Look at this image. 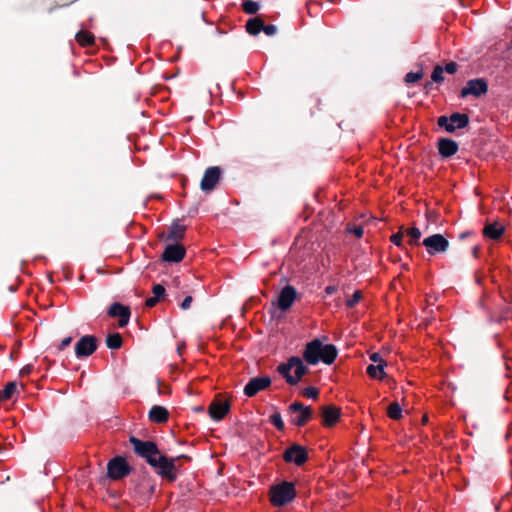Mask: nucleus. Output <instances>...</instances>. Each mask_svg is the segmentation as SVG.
<instances>
[{
    "instance_id": "9b49d317",
    "label": "nucleus",
    "mask_w": 512,
    "mask_h": 512,
    "mask_svg": "<svg viewBox=\"0 0 512 512\" xmlns=\"http://www.w3.org/2000/svg\"><path fill=\"white\" fill-rule=\"evenodd\" d=\"M231 403L225 400L221 394L217 395L208 406V413L212 420L221 421L229 413Z\"/></svg>"
},
{
    "instance_id": "423d86ee",
    "label": "nucleus",
    "mask_w": 512,
    "mask_h": 512,
    "mask_svg": "<svg viewBox=\"0 0 512 512\" xmlns=\"http://www.w3.org/2000/svg\"><path fill=\"white\" fill-rule=\"evenodd\" d=\"M469 122V116L459 112H454L450 116L442 115L437 118V125L447 133H454L457 129L466 128Z\"/></svg>"
},
{
    "instance_id": "f03ea898",
    "label": "nucleus",
    "mask_w": 512,
    "mask_h": 512,
    "mask_svg": "<svg viewBox=\"0 0 512 512\" xmlns=\"http://www.w3.org/2000/svg\"><path fill=\"white\" fill-rule=\"evenodd\" d=\"M304 361L303 358L292 356L287 362L280 363L276 371L286 380L287 384L295 386L309 372V368L304 365Z\"/></svg>"
},
{
    "instance_id": "c85d7f7f",
    "label": "nucleus",
    "mask_w": 512,
    "mask_h": 512,
    "mask_svg": "<svg viewBox=\"0 0 512 512\" xmlns=\"http://www.w3.org/2000/svg\"><path fill=\"white\" fill-rule=\"evenodd\" d=\"M123 344V339L120 333L108 334L106 337V345L109 349H120Z\"/></svg>"
},
{
    "instance_id": "864d4df0",
    "label": "nucleus",
    "mask_w": 512,
    "mask_h": 512,
    "mask_svg": "<svg viewBox=\"0 0 512 512\" xmlns=\"http://www.w3.org/2000/svg\"><path fill=\"white\" fill-rule=\"evenodd\" d=\"M396 286V279H394L391 283H390V288L391 289H394Z\"/></svg>"
},
{
    "instance_id": "39448f33",
    "label": "nucleus",
    "mask_w": 512,
    "mask_h": 512,
    "mask_svg": "<svg viewBox=\"0 0 512 512\" xmlns=\"http://www.w3.org/2000/svg\"><path fill=\"white\" fill-rule=\"evenodd\" d=\"M269 495L273 506H284L296 497L295 486L292 482L284 481L281 484L272 486Z\"/></svg>"
},
{
    "instance_id": "f257e3e1",
    "label": "nucleus",
    "mask_w": 512,
    "mask_h": 512,
    "mask_svg": "<svg viewBox=\"0 0 512 512\" xmlns=\"http://www.w3.org/2000/svg\"><path fill=\"white\" fill-rule=\"evenodd\" d=\"M338 350L333 344L323 345L316 338L305 345L303 359L309 365H316L322 361L326 365H331L337 358Z\"/></svg>"
},
{
    "instance_id": "a19ab883",
    "label": "nucleus",
    "mask_w": 512,
    "mask_h": 512,
    "mask_svg": "<svg viewBox=\"0 0 512 512\" xmlns=\"http://www.w3.org/2000/svg\"><path fill=\"white\" fill-rule=\"evenodd\" d=\"M448 74H455L458 70V64L456 62H449L443 68Z\"/></svg>"
},
{
    "instance_id": "4d7b16f0",
    "label": "nucleus",
    "mask_w": 512,
    "mask_h": 512,
    "mask_svg": "<svg viewBox=\"0 0 512 512\" xmlns=\"http://www.w3.org/2000/svg\"><path fill=\"white\" fill-rule=\"evenodd\" d=\"M429 85H430V83H426V84H425V88H428V87H429Z\"/></svg>"
},
{
    "instance_id": "c03bdc74",
    "label": "nucleus",
    "mask_w": 512,
    "mask_h": 512,
    "mask_svg": "<svg viewBox=\"0 0 512 512\" xmlns=\"http://www.w3.org/2000/svg\"><path fill=\"white\" fill-rule=\"evenodd\" d=\"M192 301H193L192 296H186L185 299L181 302L180 307L183 310H187L190 308Z\"/></svg>"
},
{
    "instance_id": "a211bd4d",
    "label": "nucleus",
    "mask_w": 512,
    "mask_h": 512,
    "mask_svg": "<svg viewBox=\"0 0 512 512\" xmlns=\"http://www.w3.org/2000/svg\"><path fill=\"white\" fill-rule=\"evenodd\" d=\"M272 381L269 376L254 377L244 387V394L247 397H253L260 391L266 390Z\"/></svg>"
},
{
    "instance_id": "09e8293b",
    "label": "nucleus",
    "mask_w": 512,
    "mask_h": 512,
    "mask_svg": "<svg viewBox=\"0 0 512 512\" xmlns=\"http://www.w3.org/2000/svg\"><path fill=\"white\" fill-rule=\"evenodd\" d=\"M385 384L386 386H388L389 388H392L394 385H395V382L393 379H389L388 376L386 375V381H385Z\"/></svg>"
},
{
    "instance_id": "72a5a7b5",
    "label": "nucleus",
    "mask_w": 512,
    "mask_h": 512,
    "mask_svg": "<svg viewBox=\"0 0 512 512\" xmlns=\"http://www.w3.org/2000/svg\"><path fill=\"white\" fill-rule=\"evenodd\" d=\"M270 422L277 428L279 431H283L285 429V425L282 419V416L279 412H275L270 416Z\"/></svg>"
},
{
    "instance_id": "f3484780",
    "label": "nucleus",
    "mask_w": 512,
    "mask_h": 512,
    "mask_svg": "<svg viewBox=\"0 0 512 512\" xmlns=\"http://www.w3.org/2000/svg\"><path fill=\"white\" fill-rule=\"evenodd\" d=\"M423 245L430 255H434L435 253L445 252L449 246V242L443 235L434 234L425 238Z\"/></svg>"
},
{
    "instance_id": "3c124183",
    "label": "nucleus",
    "mask_w": 512,
    "mask_h": 512,
    "mask_svg": "<svg viewBox=\"0 0 512 512\" xmlns=\"http://www.w3.org/2000/svg\"><path fill=\"white\" fill-rule=\"evenodd\" d=\"M312 100L315 102L317 106L321 104V100L319 98H313Z\"/></svg>"
},
{
    "instance_id": "c756f323",
    "label": "nucleus",
    "mask_w": 512,
    "mask_h": 512,
    "mask_svg": "<svg viewBox=\"0 0 512 512\" xmlns=\"http://www.w3.org/2000/svg\"><path fill=\"white\" fill-rule=\"evenodd\" d=\"M17 390L15 382H9L5 385L3 390H0V401H7L12 398Z\"/></svg>"
},
{
    "instance_id": "4be33fe9",
    "label": "nucleus",
    "mask_w": 512,
    "mask_h": 512,
    "mask_svg": "<svg viewBox=\"0 0 512 512\" xmlns=\"http://www.w3.org/2000/svg\"><path fill=\"white\" fill-rule=\"evenodd\" d=\"M323 425L332 427L340 418L341 410L334 405H327L321 408Z\"/></svg>"
},
{
    "instance_id": "f8f14e48",
    "label": "nucleus",
    "mask_w": 512,
    "mask_h": 512,
    "mask_svg": "<svg viewBox=\"0 0 512 512\" xmlns=\"http://www.w3.org/2000/svg\"><path fill=\"white\" fill-rule=\"evenodd\" d=\"M98 348V339L94 335H84L75 344L77 358H85L92 355Z\"/></svg>"
},
{
    "instance_id": "2eb2a0df",
    "label": "nucleus",
    "mask_w": 512,
    "mask_h": 512,
    "mask_svg": "<svg viewBox=\"0 0 512 512\" xmlns=\"http://www.w3.org/2000/svg\"><path fill=\"white\" fill-rule=\"evenodd\" d=\"M488 91V84L483 78H477L467 81L466 85L460 91V97L467 96L480 97Z\"/></svg>"
},
{
    "instance_id": "1a4fd4ad",
    "label": "nucleus",
    "mask_w": 512,
    "mask_h": 512,
    "mask_svg": "<svg viewBox=\"0 0 512 512\" xmlns=\"http://www.w3.org/2000/svg\"><path fill=\"white\" fill-rule=\"evenodd\" d=\"M132 471V467L125 458L116 456L107 464V476L112 480H121L128 476Z\"/></svg>"
},
{
    "instance_id": "dca6fc26",
    "label": "nucleus",
    "mask_w": 512,
    "mask_h": 512,
    "mask_svg": "<svg viewBox=\"0 0 512 512\" xmlns=\"http://www.w3.org/2000/svg\"><path fill=\"white\" fill-rule=\"evenodd\" d=\"M107 314L111 318H118V325L123 328L129 323L131 310L129 306H125L120 302H114L108 308Z\"/></svg>"
},
{
    "instance_id": "58836bf2",
    "label": "nucleus",
    "mask_w": 512,
    "mask_h": 512,
    "mask_svg": "<svg viewBox=\"0 0 512 512\" xmlns=\"http://www.w3.org/2000/svg\"><path fill=\"white\" fill-rule=\"evenodd\" d=\"M404 235L405 232L403 230H400L397 233L391 235L390 241L396 246H401Z\"/></svg>"
},
{
    "instance_id": "6e6d98bb",
    "label": "nucleus",
    "mask_w": 512,
    "mask_h": 512,
    "mask_svg": "<svg viewBox=\"0 0 512 512\" xmlns=\"http://www.w3.org/2000/svg\"><path fill=\"white\" fill-rule=\"evenodd\" d=\"M173 281L178 283V282H179V279H178V278H174V280H173Z\"/></svg>"
},
{
    "instance_id": "b1692460",
    "label": "nucleus",
    "mask_w": 512,
    "mask_h": 512,
    "mask_svg": "<svg viewBox=\"0 0 512 512\" xmlns=\"http://www.w3.org/2000/svg\"><path fill=\"white\" fill-rule=\"evenodd\" d=\"M483 236L492 240H499L505 233V227L497 222L487 223L483 228Z\"/></svg>"
},
{
    "instance_id": "0eeeda50",
    "label": "nucleus",
    "mask_w": 512,
    "mask_h": 512,
    "mask_svg": "<svg viewBox=\"0 0 512 512\" xmlns=\"http://www.w3.org/2000/svg\"><path fill=\"white\" fill-rule=\"evenodd\" d=\"M290 421L297 427L305 426L313 418V410L299 401H295L288 407Z\"/></svg>"
},
{
    "instance_id": "e433bc0d",
    "label": "nucleus",
    "mask_w": 512,
    "mask_h": 512,
    "mask_svg": "<svg viewBox=\"0 0 512 512\" xmlns=\"http://www.w3.org/2000/svg\"><path fill=\"white\" fill-rule=\"evenodd\" d=\"M362 298V292L357 290L346 300L347 308H353Z\"/></svg>"
},
{
    "instance_id": "a18cd8bd",
    "label": "nucleus",
    "mask_w": 512,
    "mask_h": 512,
    "mask_svg": "<svg viewBox=\"0 0 512 512\" xmlns=\"http://www.w3.org/2000/svg\"><path fill=\"white\" fill-rule=\"evenodd\" d=\"M71 342H72V337H71V336H68V337L64 338V339L61 341V343H60V345H59L58 349H59L60 351L64 350L66 347H68V346L71 344Z\"/></svg>"
},
{
    "instance_id": "393cba45",
    "label": "nucleus",
    "mask_w": 512,
    "mask_h": 512,
    "mask_svg": "<svg viewBox=\"0 0 512 512\" xmlns=\"http://www.w3.org/2000/svg\"><path fill=\"white\" fill-rule=\"evenodd\" d=\"M186 226L182 225L178 222H173L171 224L167 240L178 242L184 238Z\"/></svg>"
},
{
    "instance_id": "cd10ccee",
    "label": "nucleus",
    "mask_w": 512,
    "mask_h": 512,
    "mask_svg": "<svg viewBox=\"0 0 512 512\" xmlns=\"http://www.w3.org/2000/svg\"><path fill=\"white\" fill-rule=\"evenodd\" d=\"M366 373L369 375V377L373 379H384V361H381V363H378L377 365L370 364L367 369Z\"/></svg>"
},
{
    "instance_id": "79ce46f5",
    "label": "nucleus",
    "mask_w": 512,
    "mask_h": 512,
    "mask_svg": "<svg viewBox=\"0 0 512 512\" xmlns=\"http://www.w3.org/2000/svg\"><path fill=\"white\" fill-rule=\"evenodd\" d=\"M263 32L268 36H273L277 33V27L273 24H264Z\"/></svg>"
},
{
    "instance_id": "603ef678",
    "label": "nucleus",
    "mask_w": 512,
    "mask_h": 512,
    "mask_svg": "<svg viewBox=\"0 0 512 512\" xmlns=\"http://www.w3.org/2000/svg\"><path fill=\"white\" fill-rule=\"evenodd\" d=\"M427 422H428V416H427V415H424V416L422 417V423H423V424H426Z\"/></svg>"
},
{
    "instance_id": "ea45409f",
    "label": "nucleus",
    "mask_w": 512,
    "mask_h": 512,
    "mask_svg": "<svg viewBox=\"0 0 512 512\" xmlns=\"http://www.w3.org/2000/svg\"><path fill=\"white\" fill-rule=\"evenodd\" d=\"M303 396L311 399H316L319 395V390L315 387H308L302 391Z\"/></svg>"
},
{
    "instance_id": "4468645a",
    "label": "nucleus",
    "mask_w": 512,
    "mask_h": 512,
    "mask_svg": "<svg viewBox=\"0 0 512 512\" xmlns=\"http://www.w3.org/2000/svg\"><path fill=\"white\" fill-rule=\"evenodd\" d=\"M221 174H222V170L220 167H218V166L208 167L205 170L203 177L201 179V182H200L201 190L205 193H210L211 191H213L216 188V186L220 180Z\"/></svg>"
},
{
    "instance_id": "8fccbe9b",
    "label": "nucleus",
    "mask_w": 512,
    "mask_h": 512,
    "mask_svg": "<svg viewBox=\"0 0 512 512\" xmlns=\"http://www.w3.org/2000/svg\"><path fill=\"white\" fill-rule=\"evenodd\" d=\"M32 368L30 366H25L22 370V374H29L31 372Z\"/></svg>"
},
{
    "instance_id": "20e7f679",
    "label": "nucleus",
    "mask_w": 512,
    "mask_h": 512,
    "mask_svg": "<svg viewBox=\"0 0 512 512\" xmlns=\"http://www.w3.org/2000/svg\"><path fill=\"white\" fill-rule=\"evenodd\" d=\"M129 443L133 447V452L145 459L150 466L156 463L157 457L161 454L157 444L153 441H143L135 436H130Z\"/></svg>"
},
{
    "instance_id": "7c9ffc66",
    "label": "nucleus",
    "mask_w": 512,
    "mask_h": 512,
    "mask_svg": "<svg viewBox=\"0 0 512 512\" xmlns=\"http://www.w3.org/2000/svg\"><path fill=\"white\" fill-rule=\"evenodd\" d=\"M405 235L408 237L409 245H419L421 231L417 227H410L405 230Z\"/></svg>"
},
{
    "instance_id": "a878e982",
    "label": "nucleus",
    "mask_w": 512,
    "mask_h": 512,
    "mask_svg": "<svg viewBox=\"0 0 512 512\" xmlns=\"http://www.w3.org/2000/svg\"><path fill=\"white\" fill-rule=\"evenodd\" d=\"M264 28V21L260 17L250 18L246 22V31L250 35H258Z\"/></svg>"
},
{
    "instance_id": "bb28decb",
    "label": "nucleus",
    "mask_w": 512,
    "mask_h": 512,
    "mask_svg": "<svg viewBox=\"0 0 512 512\" xmlns=\"http://www.w3.org/2000/svg\"><path fill=\"white\" fill-rule=\"evenodd\" d=\"M75 39L82 47H90L95 44L94 35L86 30L77 32Z\"/></svg>"
},
{
    "instance_id": "49530a36",
    "label": "nucleus",
    "mask_w": 512,
    "mask_h": 512,
    "mask_svg": "<svg viewBox=\"0 0 512 512\" xmlns=\"http://www.w3.org/2000/svg\"><path fill=\"white\" fill-rule=\"evenodd\" d=\"M370 360L375 362V363H381V361H384V359L382 358L380 352H373L370 354Z\"/></svg>"
},
{
    "instance_id": "c9c22d12",
    "label": "nucleus",
    "mask_w": 512,
    "mask_h": 512,
    "mask_svg": "<svg viewBox=\"0 0 512 512\" xmlns=\"http://www.w3.org/2000/svg\"><path fill=\"white\" fill-rule=\"evenodd\" d=\"M346 231L349 234H352L357 238L362 237L363 232H364L363 227L361 225H354V224H348L346 227Z\"/></svg>"
},
{
    "instance_id": "5fc2aeb1",
    "label": "nucleus",
    "mask_w": 512,
    "mask_h": 512,
    "mask_svg": "<svg viewBox=\"0 0 512 512\" xmlns=\"http://www.w3.org/2000/svg\"><path fill=\"white\" fill-rule=\"evenodd\" d=\"M177 466H178V470H179L181 467L180 461L177 462Z\"/></svg>"
},
{
    "instance_id": "412c9836",
    "label": "nucleus",
    "mask_w": 512,
    "mask_h": 512,
    "mask_svg": "<svg viewBox=\"0 0 512 512\" xmlns=\"http://www.w3.org/2000/svg\"><path fill=\"white\" fill-rule=\"evenodd\" d=\"M439 154L443 158H450L458 152V143L450 138H440L437 143Z\"/></svg>"
},
{
    "instance_id": "aec40b11",
    "label": "nucleus",
    "mask_w": 512,
    "mask_h": 512,
    "mask_svg": "<svg viewBox=\"0 0 512 512\" xmlns=\"http://www.w3.org/2000/svg\"><path fill=\"white\" fill-rule=\"evenodd\" d=\"M186 250L184 246L176 243L166 246L163 254L162 260L166 262L178 263L185 256Z\"/></svg>"
},
{
    "instance_id": "6ab92c4d",
    "label": "nucleus",
    "mask_w": 512,
    "mask_h": 512,
    "mask_svg": "<svg viewBox=\"0 0 512 512\" xmlns=\"http://www.w3.org/2000/svg\"><path fill=\"white\" fill-rule=\"evenodd\" d=\"M407 407L408 403L404 397L401 399V402L394 400L386 406V417L399 421L403 418L404 413H408Z\"/></svg>"
},
{
    "instance_id": "9d476101",
    "label": "nucleus",
    "mask_w": 512,
    "mask_h": 512,
    "mask_svg": "<svg viewBox=\"0 0 512 512\" xmlns=\"http://www.w3.org/2000/svg\"><path fill=\"white\" fill-rule=\"evenodd\" d=\"M296 298H297V291H296L295 287H293L291 285H286L280 291L278 298L275 301H272V303H271L272 307L269 310V312L272 314L273 313L272 309H276V308H279L282 311L289 310L291 308V306L293 305L294 301L296 300Z\"/></svg>"
},
{
    "instance_id": "7ed1b4c3",
    "label": "nucleus",
    "mask_w": 512,
    "mask_h": 512,
    "mask_svg": "<svg viewBox=\"0 0 512 512\" xmlns=\"http://www.w3.org/2000/svg\"><path fill=\"white\" fill-rule=\"evenodd\" d=\"M191 457L188 455H179L177 457H168L164 454H160L154 465L151 467L157 469V474L163 479L169 482H174L177 479L178 466L177 462L181 460L191 461Z\"/></svg>"
},
{
    "instance_id": "37998d69",
    "label": "nucleus",
    "mask_w": 512,
    "mask_h": 512,
    "mask_svg": "<svg viewBox=\"0 0 512 512\" xmlns=\"http://www.w3.org/2000/svg\"><path fill=\"white\" fill-rule=\"evenodd\" d=\"M161 299L157 298L156 296H153V297H149L146 299L145 301V306L148 307V308H152L154 306L157 305V303L160 301Z\"/></svg>"
},
{
    "instance_id": "ddd939ff",
    "label": "nucleus",
    "mask_w": 512,
    "mask_h": 512,
    "mask_svg": "<svg viewBox=\"0 0 512 512\" xmlns=\"http://www.w3.org/2000/svg\"><path fill=\"white\" fill-rule=\"evenodd\" d=\"M283 460L286 463L302 466L308 460V451L304 446L294 443L284 451Z\"/></svg>"
},
{
    "instance_id": "2f4dec72",
    "label": "nucleus",
    "mask_w": 512,
    "mask_h": 512,
    "mask_svg": "<svg viewBox=\"0 0 512 512\" xmlns=\"http://www.w3.org/2000/svg\"><path fill=\"white\" fill-rule=\"evenodd\" d=\"M242 10L249 15L256 14L260 9V4L253 0H243Z\"/></svg>"
},
{
    "instance_id": "f704fd0d",
    "label": "nucleus",
    "mask_w": 512,
    "mask_h": 512,
    "mask_svg": "<svg viewBox=\"0 0 512 512\" xmlns=\"http://www.w3.org/2000/svg\"><path fill=\"white\" fill-rule=\"evenodd\" d=\"M424 76V73L422 70L418 72H409L405 75V82L408 84L416 83L419 80H421Z\"/></svg>"
},
{
    "instance_id": "de8ad7c7",
    "label": "nucleus",
    "mask_w": 512,
    "mask_h": 512,
    "mask_svg": "<svg viewBox=\"0 0 512 512\" xmlns=\"http://www.w3.org/2000/svg\"><path fill=\"white\" fill-rule=\"evenodd\" d=\"M336 290H337V289H336V287H335V286H327V287L325 288V292H326L327 294H329V295H331V294L335 293V292H336Z\"/></svg>"
},
{
    "instance_id": "4c0bfd02",
    "label": "nucleus",
    "mask_w": 512,
    "mask_h": 512,
    "mask_svg": "<svg viewBox=\"0 0 512 512\" xmlns=\"http://www.w3.org/2000/svg\"><path fill=\"white\" fill-rule=\"evenodd\" d=\"M152 292L154 294V296H156L157 298L159 299H164L165 295H166V290H165V287L161 284H155L152 288Z\"/></svg>"
},
{
    "instance_id": "6e6552de",
    "label": "nucleus",
    "mask_w": 512,
    "mask_h": 512,
    "mask_svg": "<svg viewBox=\"0 0 512 512\" xmlns=\"http://www.w3.org/2000/svg\"><path fill=\"white\" fill-rule=\"evenodd\" d=\"M131 482L134 483V492L141 497L150 498L156 491V481L146 470L141 471L138 478Z\"/></svg>"
},
{
    "instance_id": "5701e85b",
    "label": "nucleus",
    "mask_w": 512,
    "mask_h": 512,
    "mask_svg": "<svg viewBox=\"0 0 512 512\" xmlns=\"http://www.w3.org/2000/svg\"><path fill=\"white\" fill-rule=\"evenodd\" d=\"M169 415L167 408L160 405H154L148 413V418L153 423L163 424L169 420Z\"/></svg>"
},
{
    "instance_id": "473e14b6",
    "label": "nucleus",
    "mask_w": 512,
    "mask_h": 512,
    "mask_svg": "<svg viewBox=\"0 0 512 512\" xmlns=\"http://www.w3.org/2000/svg\"><path fill=\"white\" fill-rule=\"evenodd\" d=\"M444 69L441 65H436L432 71L431 79L435 83H442L444 81Z\"/></svg>"
}]
</instances>
